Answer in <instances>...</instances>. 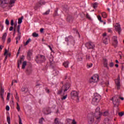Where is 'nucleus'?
Instances as JSON below:
<instances>
[{
    "label": "nucleus",
    "mask_w": 124,
    "mask_h": 124,
    "mask_svg": "<svg viewBox=\"0 0 124 124\" xmlns=\"http://www.w3.org/2000/svg\"><path fill=\"white\" fill-rule=\"evenodd\" d=\"M93 115L96 119L95 123L96 124H99L101 120V116H102V112H100V108L99 107H97L95 109Z\"/></svg>",
    "instance_id": "nucleus-1"
},
{
    "label": "nucleus",
    "mask_w": 124,
    "mask_h": 124,
    "mask_svg": "<svg viewBox=\"0 0 124 124\" xmlns=\"http://www.w3.org/2000/svg\"><path fill=\"white\" fill-rule=\"evenodd\" d=\"M101 100V96L97 93H95L94 94V97L92 99V104L93 105H98Z\"/></svg>",
    "instance_id": "nucleus-2"
},
{
    "label": "nucleus",
    "mask_w": 124,
    "mask_h": 124,
    "mask_svg": "<svg viewBox=\"0 0 124 124\" xmlns=\"http://www.w3.org/2000/svg\"><path fill=\"white\" fill-rule=\"evenodd\" d=\"M35 61L37 63H42L46 62V58L44 55L38 54L36 56Z\"/></svg>",
    "instance_id": "nucleus-3"
},
{
    "label": "nucleus",
    "mask_w": 124,
    "mask_h": 124,
    "mask_svg": "<svg viewBox=\"0 0 124 124\" xmlns=\"http://www.w3.org/2000/svg\"><path fill=\"white\" fill-rule=\"evenodd\" d=\"M65 41L67 42H70L71 44H72V45H74V44H75V40L72 36H69L66 37Z\"/></svg>",
    "instance_id": "nucleus-4"
},
{
    "label": "nucleus",
    "mask_w": 124,
    "mask_h": 124,
    "mask_svg": "<svg viewBox=\"0 0 124 124\" xmlns=\"http://www.w3.org/2000/svg\"><path fill=\"white\" fill-rule=\"evenodd\" d=\"M85 47L87 48L88 49H92L93 50V49H94V44L92 42H87L85 44Z\"/></svg>",
    "instance_id": "nucleus-5"
},
{
    "label": "nucleus",
    "mask_w": 124,
    "mask_h": 124,
    "mask_svg": "<svg viewBox=\"0 0 124 124\" xmlns=\"http://www.w3.org/2000/svg\"><path fill=\"white\" fill-rule=\"evenodd\" d=\"M69 88H70V83L69 82L66 83L62 87L63 93H65V92H67V91L69 90Z\"/></svg>",
    "instance_id": "nucleus-6"
},
{
    "label": "nucleus",
    "mask_w": 124,
    "mask_h": 124,
    "mask_svg": "<svg viewBox=\"0 0 124 124\" xmlns=\"http://www.w3.org/2000/svg\"><path fill=\"white\" fill-rule=\"evenodd\" d=\"M111 100H113V104L115 107H118L120 104V102L117 96H114L112 98Z\"/></svg>",
    "instance_id": "nucleus-7"
},
{
    "label": "nucleus",
    "mask_w": 124,
    "mask_h": 124,
    "mask_svg": "<svg viewBox=\"0 0 124 124\" xmlns=\"http://www.w3.org/2000/svg\"><path fill=\"white\" fill-rule=\"evenodd\" d=\"M99 77L98 75H94L91 77V78L90 79V83H96L98 81Z\"/></svg>",
    "instance_id": "nucleus-8"
},
{
    "label": "nucleus",
    "mask_w": 124,
    "mask_h": 124,
    "mask_svg": "<svg viewBox=\"0 0 124 124\" xmlns=\"http://www.w3.org/2000/svg\"><path fill=\"white\" fill-rule=\"evenodd\" d=\"M116 86L117 90H120L121 88V79H120V76L115 80Z\"/></svg>",
    "instance_id": "nucleus-9"
},
{
    "label": "nucleus",
    "mask_w": 124,
    "mask_h": 124,
    "mask_svg": "<svg viewBox=\"0 0 124 124\" xmlns=\"http://www.w3.org/2000/svg\"><path fill=\"white\" fill-rule=\"evenodd\" d=\"M115 30L116 31H118L119 34H121V32H122V28H121V25L118 23L116 24L114 26Z\"/></svg>",
    "instance_id": "nucleus-10"
},
{
    "label": "nucleus",
    "mask_w": 124,
    "mask_h": 124,
    "mask_svg": "<svg viewBox=\"0 0 124 124\" xmlns=\"http://www.w3.org/2000/svg\"><path fill=\"white\" fill-rule=\"evenodd\" d=\"M78 94L79 93H78V92H77V91H73L71 93V97H77L78 100H79V98L78 97Z\"/></svg>",
    "instance_id": "nucleus-11"
},
{
    "label": "nucleus",
    "mask_w": 124,
    "mask_h": 124,
    "mask_svg": "<svg viewBox=\"0 0 124 124\" xmlns=\"http://www.w3.org/2000/svg\"><path fill=\"white\" fill-rule=\"evenodd\" d=\"M94 115H91L90 116H89L88 117V123L89 124H93V122H94Z\"/></svg>",
    "instance_id": "nucleus-12"
},
{
    "label": "nucleus",
    "mask_w": 124,
    "mask_h": 124,
    "mask_svg": "<svg viewBox=\"0 0 124 124\" xmlns=\"http://www.w3.org/2000/svg\"><path fill=\"white\" fill-rule=\"evenodd\" d=\"M3 94H4V89H2V87L1 86L0 90V97L1 98L2 101L4 102V98L3 97Z\"/></svg>",
    "instance_id": "nucleus-13"
},
{
    "label": "nucleus",
    "mask_w": 124,
    "mask_h": 124,
    "mask_svg": "<svg viewBox=\"0 0 124 124\" xmlns=\"http://www.w3.org/2000/svg\"><path fill=\"white\" fill-rule=\"evenodd\" d=\"M112 40L113 41V45L114 46V47H117V46L118 45L117 37L116 36H114L112 37Z\"/></svg>",
    "instance_id": "nucleus-14"
},
{
    "label": "nucleus",
    "mask_w": 124,
    "mask_h": 124,
    "mask_svg": "<svg viewBox=\"0 0 124 124\" xmlns=\"http://www.w3.org/2000/svg\"><path fill=\"white\" fill-rule=\"evenodd\" d=\"M21 27V25H18L17 26V37H16V40H20L21 39V32H20V28Z\"/></svg>",
    "instance_id": "nucleus-15"
},
{
    "label": "nucleus",
    "mask_w": 124,
    "mask_h": 124,
    "mask_svg": "<svg viewBox=\"0 0 124 124\" xmlns=\"http://www.w3.org/2000/svg\"><path fill=\"white\" fill-rule=\"evenodd\" d=\"M43 112L45 115H49V114L51 113V108L49 107L44 108Z\"/></svg>",
    "instance_id": "nucleus-16"
},
{
    "label": "nucleus",
    "mask_w": 124,
    "mask_h": 124,
    "mask_svg": "<svg viewBox=\"0 0 124 124\" xmlns=\"http://www.w3.org/2000/svg\"><path fill=\"white\" fill-rule=\"evenodd\" d=\"M0 6L1 7H2L3 8H4V7H5V5L8 3V2H7V1L5 0H1V1H0Z\"/></svg>",
    "instance_id": "nucleus-17"
},
{
    "label": "nucleus",
    "mask_w": 124,
    "mask_h": 124,
    "mask_svg": "<svg viewBox=\"0 0 124 124\" xmlns=\"http://www.w3.org/2000/svg\"><path fill=\"white\" fill-rule=\"evenodd\" d=\"M24 56L23 55L21 58L20 60H18L17 62V67L18 68H20V65L22 64V62L24 61Z\"/></svg>",
    "instance_id": "nucleus-18"
},
{
    "label": "nucleus",
    "mask_w": 124,
    "mask_h": 124,
    "mask_svg": "<svg viewBox=\"0 0 124 124\" xmlns=\"http://www.w3.org/2000/svg\"><path fill=\"white\" fill-rule=\"evenodd\" d=\"M32 56V51L29 50L27 53V58L29 60H31V57Z\"/></svg>",
    "instance_id": "nucleus-19"
},
{
    "label": "nucleus",
    "mask_w": 124,
    "mask_h": 124,
    "mask_svg": "<svg viewBox=\"0 0 124 124\" xmlns=\"http://www.w3.org/2000/svg\"><path fill=\"white\" fill-rule=\"evenodd\" d=\"M49 62L50 63V65H53V64L56 62L55 61H54V58L53 57L49 59Z\"/></svg>",
    "instance_id": "nucleus-20"
},
{
    "label": "nucleus",
    "mask_w": 124,
    "mask_h": 124,
    "mask_svg": "<svg viewBox=\"0 0 124 124\" xmlns=\"http://www.w3.org/2000/svg\"><path fill=\"white\" fill-rule=\"evenodd\" d=\"M69 65V62L66 61L63 63V65L66 68H67L68 67V65Z\"/></svg>",
    "instance_id": "nucleus-21"
},
{
    "label": "nucleus",
    "mask_w": 124,
    "mask_h": 124,
    "mask_svg": "<svg viewBox=\"0 0 124 124\" xmlns=\"http://www.w3.org/2000/svg\"><path fill=\"white\" fill-rule=\"evenodd\" d=\"M103 43L104 44H108V41H109V37L103 38Z\"/></svg>",
    "instance_id": "nucleus-22"
},
{
    "label": "nucleus",
    "mask_w": 124,
    "mask_h": 124,
    "mask_svg": "<svg viewBox=\"0 0 124 124\" xmlns=\"http://www.w3.org/2000/svg\"><path fill=\"white\" fill-rule=\"evenodd\" d=\"M6 36H7V33H6V32L4 33L2 37V40L3 41V42L5 41V39H6Z\"/></svg>",
    "instance_id": "nucleus-23"
},
{
    "label": "nucleus",
    "mask_w": 124,
    "mask_h": 124,
    "mask_svg": "<svg viewBox=\"0 0 124 124\" xmlns=\"http://www.w3.org/2000/svg\"><path fill=\"white\" fill-rule=\"evenodd\" d=\"M53 124H62L61 122L59 121V118H55Z\"/></svg>",
    "instance_id": "nucleus-24"
},
{
    "label": "nucleus",
    "mask_w": 124,
    "mask_h": 124,
    "mask_svg": "<svg viewBox=\"0 0 124 124\" xmlns=\"http://www.w3.org/2000/svg\"><path fill=\"white\" fill-rule=\"evenodd\" d=\"M31 41V38L28 39L27 41L26 42V43H23L24 46H27V45H28V44H29V43H30Z\"/></svg>",
    "instance_id": "nucleus-25"
},
{
    "label": "nucleus",
    "mask_w": 124,
    "mask_h": 124,
    "mask_svg": "<svg viewBox=\"0 0 124 124\" xmlns=\"http://www.w3.org/2000/svg\"><path fill=\"white\" fill-rule=\"evenodd\" d=\"M21 92L25 93H28V88L26 87H22L21 88Z\"/></svg>",
    "instance_id": "nucleus-26"
},
{
    "label": "nucleus",
    "mask_w": 124,
    "mask_h": 124,
    "mask_svg": "<svg viewBox=\"0 0 124 124\" xmlns=\"http://www.w3.org/2000/svg\"><path fill=\"white\" fill-rule=\"evenodd\" d=\"M52 73L54 76H57L59 74V71L57 70H54L52 72Z\"/></svg>",
    "instance_id": "nucleus-27"
},
{
    "label": "nucleus",
    "mask_w": 124,
    "mask_h": 124,
    "mask_svg": "<svg viewBox=\"0 0 124 124\" xmlns=\"http://www.w3.org/2000/svg\"><path fill=\"white\" fill-rule=\"evenodd\" d=\"M63 10L65 11V12H67L69 10V7L67 6H65L63 7Z\"/></svg>",
    "instance_id": "nucleus-28"
},
{
    "label": "nucleus",
    "mask_w": 124,
    "mask_h": 124,
    "mask_svg": "<svg viewBox=\"0 0 124 124\" xmlns=\"http://www.w3.org/2000/svg\"><path fill=\"white\" fill-rule=\"evenodd\" d=\"M104 65L105 67H108V63H107V60L104 59Z\"/></svg>",
    "instance_id": "nucleus-29"
},
{
    "label": "nucleus",
    "mask_w": 124,
    "mask_h": 124,
    "mask_svg": "<svg viewBox=\"0 0 124 124\" xmlns=\"http://www.w3.org/2000/svg\"><path fill=\"white\" fill-rule=\"evenodd\" d=\"M26 65H27V62L26 61L23 62L22 63V69H25V68L26 67Z\"/></svg>",
    "instance_id": "nucleus-30"
},
{
    "label": "nucleus",
    "mask_w": 124,
    "mask_h": 124,
    "mask_svg": "<svg viewBox=\"0 0 124 124\" xmlns=\"http://www.w3.org/2000/svg\"><path fill=\"white\" fill-rule=\"evenodd\" d=\"M101 15L103 17V18H107V14L105 12H103L101 13Z\"/></svg>",
    "instance_id": "nucleus-31"
},
{
    "label": "nucleus",
    "mask_w": 124,
    "mask_h": 124,
    "mask_svg": "<svg viewBox=\"0 0 124 124\" xmlns=\"http://www.w3.org/2000/svg\"><path fill=\"white\" fill-rule=\"evenodd\" d=\"M86 61H90L91 59V55L90 54H87L85 56Z\"/></svg>",
    "instance_id": "nucleus-32"
},
{
    "label": "nucleus",
    "mask_w": 124,
    "mask_h": 124,
    "mask_svg": "<svg viewBox=\"0 0 124 124\" xmlns=\"http://www.w3.org/2000/svg\"><path fill=\"white\" fill-rule=\"evenodd\" d=\"M109 115V111L108 110H107L104 112L103 114V116H105V117H106Z\"/></svg>",
    "instance_id": "nucleus-33"
},
{
    "label": "nucleus",
    "mask_w": 124,
    "mask_h": 124,
    "mask_svg": "<svg viewBox=\"0 0 124 124\" xmlns=\"http://www.w3.org/2000/svg\"><path fill=\"white\" fill-rule=\"evenodd\" d=\"M24 18L23 16H21V18H19L18 19V24H21L22 23V20H23V18Z\"/></svg>",
    "instance_id": "nucleus-34"
},
{
    "label": "nucleus",
    "mask_w": 124,
    "mask_h": 124,
    "mask_svg": "<svg viewBox=\"0 0 124 124\" xmlns=\"http://www.w3.org/2000/svg\"><path fill=\"white\" fill-rule=\"evenodd\" d=\"M102 36L103 37V38H104V39L109 37V36L107 35V33L106 32L103 33Z\"/></svg>",
    "instance_id": "nucleus-35"
},
{
    "label": "nucleus",
    "mask_w": 124,
    "mask_h": 124,
    "mask_svg": "<svg viewBox=\"0 0 124 124\" xmlns=\"http://www.w3.org/2000/svg\"><path fill=\"white\" fill-rule=\"evenodd\" d=\"M39 2V4H40L41 6L42 5H44V4L46 3V2L44 1V0H40Z\"/></svg>",
    "instance_id": "nucleus-36"
},
{
    "label": "nucleus",
    "mask_w": 124,
    "mask_h": 124,
    "mask_svg": "<svg viewBox=\"0 0 124 124\" xmlns=\"http://www.w3.org/2000/svg\"><path fill=\"white\" fill-rule=\"evenodd\" d=\"M39 7H41V5L39 4V2L36 4V6H35V9L36 10Z\"/></svg>",
    "instance_id": "nucleus-37"
},
{
    "label": "nucleus",
    "mask_w": 124,
    "mask_h": 124,
    "mask_svg": "<svg viewBox=\"0 0 124 124\" xmlns=\"http://www.w3.org/2000/svg\"><path fill=\"white\" fill-rule=\"evenodd\" d=\"M97 5H98V3H97V2L93 3V8L94 9L96 8V7H97Z\"/></svg>",
    "instance_id": "nucleus-38"
},
{
    "label": "nucleus",
    "mask_w": 124,
    "mask_h": 124,
    "mask_svg": "<svg viewBox=\"0 0 124 124\" xmlns=\"http://www.w3.org/2000/svg\"><path fill=\"white\" fill-rule=\"evenodd\" d=\"M98 20L101 23H103V21L101 19V16H97Z\"/></svg>",
    "instance_id": "nucleus-39"
},
{
    "label": "nucleus",
    "mask_w": 124,
    "mask_h": 124,
    "mask_svg": "<svg viewBox=\"0 0 124 124\" xmlns=\"http://www.w3.org/2000/svg\"><path fill=\"white\" fill-rule=\"evenodd\" d=\"M82 61H83V57L81 56H79L78 58V62H81Z\"/></svg>",
    "instance_id": "nucleus-40"
},
{
    "label": "nucleus",
    "mask_w": 124,
    "mask_h": 124,
    "mask_svg": "<svg viewBox=\"0 0 124 124\" xmlns=\"http://www.w3.org/2000/svg\"><path fill=\"white\" fill-rule=\"evenodd\" d=\"M32 36H33V37H38V34L36 32H33L32 33Z\"/></svg>",
    "instance_id": "nucleus-41"
},
{
    "label": "nucleus",
    "mask_w": 124,
    "mask_h": 124,
    "mask_svg": "<svg viewBox=\"0 0 124 124\" xmlns=\"http://www.w3.org/2000/svg\"><path fill=\"white\" fill-rule=\"evenodd\" d=\"M86 18L87 19H88V20H92V17H91V16L89 14H86Z\"/></svg>",
    "instance_id": "nucleus-42"
},
{
    "label": "nucleus",
    "mask_w": 124,
    "mask_h": 124,
    "mask_svg": "<svg viewBox=\"0 0 124 124\" xmlns=\"http://www.w3.org/2000/svg\"><path fill=\"white\" fill-rule=\"evenodd\" d=\"M16 108L18 112L20 111V106L18 103H16Z\"/></svg>",
    "instance_id": "nucleus-43"
},
{
    "label": "nucleus",
    "mask_w": 124,
    "mask_h": 124,
    "mask_svg": "<svg viewBox=\"0 0 124 124\" xmlns=\"http://www.w3.org/2000/svg\"><path fill=\"white\" fill-rule=\"evenodd\" d=\"M16 1V0H11L9 3L10 4H14V3H15Z\"/></svg>",
    "instance_id": "nucleus-44"
},
{
    "label": "nucleus",
    "mask_w": 124,
    "mask_h": 124,
    "mask_svg": "<svg viewBox=\"0 0 124 124\" xmlns=\"http://www.w3.org/2000/svg\"><path fill=\"white\" fill-rule=\"evenodd\" d=\"M50 13V10H48L46 11V12L44 13L43 15H48Z\"/></svg>",
    "instance_id": "nucleus-45"
},
{
    "label": "nucleus",
    "mask_w": 124,
    "mask_h": 124,
    "mask_svg": "<svg viewBox=\"0 0 124 124\" xmlns=\"http://www.w3.org/2000/svg\"><path fill=\"white\" fill-rule=\"evenodd\" d=\"M18 118H19V124H23V123H22V119H21V117H20V115L18 116Z\"/></svg>",
    "instance_id": "nucleus-46"
},
{
    "label": "nucleus",
    "mask_w": 124,
    "mask_h": 124,
    "mask_svg": "<svg viewBox=\"0 0 124 124\" xmlns=\"http://www.w3.org/2000/svg\"><path fill=\"white\" fill-rule=\"evenodd\" d=\"M109 66L110 67H113L114 66V63H113V62H110L109 64Z\"/></svg>",
    "instance_id": "nucleus-47"
},
{
    "label": "nucleus",
    "mask_w": 124,
    "mask_h": 124,
    "mask_svg": "<svg viewBox=\"0 0 124 124\" xmlns=\"http://www.w3.org/2000/svg\"><path fill=\"white\" fill-rule=\"evenodd\" d=\"M62 92H63V91H62V88L61 89H60V90L58 91V94H61V93H62Z\"/></svg>",
    "instance_id": "nucleus-48"
},
{
    "label": "nucleus",
    "mask_w": 124,
    "mask_h": 124,
    "mask_svg": "<svg viewBox=\"0 0 124 124\" xmlns=\"http://www.w3.org/2000/svg\"><path fill=\"white\" fill-rule=\"evenodd\" d=\"M92 66H93V63L87 64L88 68H90V67H92Z\"/></svg>",
    "instance_id": "nucleus-49"
},
{
    "label": "nucleus",
    "mask_w": 124,
    "mask_h": 124,
    "mask_svg": "<svg viewBox=\"0 0 124 124\" xmlns=\"http://www.w3.org/2000/svg\"><path fill=\"white\" fill-rule=\"evenodd\" d=\"M10 97V93H8L7 95V100H9Z\"/></svg>",
    "instance_id": "nucleus-50"
},
{
    "label": "nucleus",
    "mask_w": 124,
    "mask_h": 124,
    "mask_svg": "<svg viewBox=\"0 0 124 124\" xmlns=\"http://www.w3.org/2000/svg\"><path fill=\"white\" fill-rule=\"evenodd\" d=\"M7 121L8 122V124H10V117H8L7 118Z\"/></svg>",
    "instance_id": "nucleus-51"
},
{
    "label": "nucleus",
    "mask_w": 124,
    "mask_h": 124,
    "mask_svg": "<svg viewBox=\"0 0 124 124\" xmlns=\"http://www.w3.org/2000/svg\"><path fill=\"white\" fill-rule=\"evenodd\" d=\"M5 24H6V25H7V26H8V25H9V20H8V19H6Z\"/></svg>",
    "instance_id": "nucleus-52"
},
{
    "label": "nucleus",
    "mask_w": 124,
    "mask_h": 124,
    "mask_svg": "<svg viewBox=\"0 0 124 124\" xmlns=\"http://www.w3.org/2000/svg\"><path fill=\"white\" fill-rule=\"evenodd\" d=\"M118 115L120 116V117H123V116L124 115V112H119Z\"/></svg>",
    "instance_id": "nucleus-53"
},
{
    "label": "nucleus",
    "mask_w": 124,
    "mask_h": 124,
    "mask_svg": "<svg viewBox=\"0 0 124 124\" xmlns=\"http://www.w3.org/2000/svg\"><path fill=\"white\" fill-rule=\"evenodd\" d=\"M67 97V95H66L64 96H63L62 98V100H64V99H66V98Z\"/></svg>",
    "instance_id": "nucleus-54"
},
{
    "label": "nucleus",
    "mask_w": 124,
    "mask_h": 124,
    "mask_svg": "<svg viewBox=\"0 0 124 124\" xmlns=\"http://www.w3.org/2000/svg\"><path fill=\"white\" fill-rule=\"evenodd\" d=\"M16 98L18 101H19V97H18V93H16Z\"/></svg>",
    "instance_id": "nucleus-55"
},
{
    "label": "nucleus",
    "mask_w": 124,
    "mask_h": 124,
    "mask_svg": "<svg viewBox=\"0 0 124 124\" xmlns=\"http://www.w3.org/2000/svg\"><path fill=\"white\" fill-rule=\"evenodd\" d=\"M11 26H13V25H14V20L13 19L11 20Z\"/></svg>",
    "instance_id": "nucleus-56"
},
{
    "label": "nucleus",
    "mask_w": 124,
    "mask_h": 124,
    "mask_svg": "<svg viewBox=\"0 0 124 124\" xmlns=\"http://www.w3.org/2000/svg\"><path fill=\"white\" fill-rule=\"evenodd\" d=\"M0 27H1V31H2V30H3V25L1 24V23L0 22Z\"/></svg>",
    "instance_id": "nucleus-57"
},
{
    "label": "nucleus",
    "mask_w": 124,
    "mask_h": 124,
    "mask_svg": "<svg viewBox=\"0 0 124 124\" xmlns=\"http://www.w3.org/2000/svg\"><path fill=\"white\" fill-rule=\"evenodd\" d=\"M14 83H17V80H13L12 82V86H13Z\"/></svg>",
    "instance_id": "nucleus-58"
},
{
    "label": "nucleus",
    "mask_w": 124,
    "mask_h": 124,
    "mask_svg": "<svg viewBox=\"0 0 124 124\" xmlns=\"http://www.w3.org/2000/svg\"><path fill=\"white\" fill-rule=\"evenodd\" d=\"M54 16H58V11H55Z\"/></svg>",
    "instance_id": "nucleus-59"
},
{
    "label": "nucleus",
    "mask_w": 124,
    "mask_h": 124,
    "mask_svg": "<svg viewBox=\"0 0 124 124\" xmlns=\"http://www.w3.org/2000/svg\"><path fill=\"white\" fill-rule=\"evenodd\" d=\"M9 109H10V108H9V106H7L6 107V110L7 111H9Z\"/></svg>",
    "instance_id": "nucleus-60"
},
{
    "label": "nucleus",
    "mask_w": 124,
    "mask_h": 124,
    "mask_svg": "<svg viewBox=\"0 0 124 124\" xmlns=\"http://www.w3.org/2000/svg\"><path fill=\"white\" fill-rule=\"evenodd\" d=\"M43 122V119L41 118V119L39 120V124H42Z\"/></svg>",
    "instance_id": "nucleus-61"
},
{
    "label": "nucleus",
    "mask_w": 124,
    "mask_h": 124,
    "mask_svg": "<svg viewBox=\"0 0 124 124\" xmlns=\"http://www.w3.org/2000/svg\"><path fill=\"white\" fill-rule=\"evenodd\" d=\"M8 52V51H7V49H5V52L4 53V56H5V55H6V54H7Z\"/></svg>",
    "instance_id": "nucleus-62"
},
{
    "label": "nucleus",
    "mask_w": 124,
    "mask_h": 124,
    "mask_svg": "<svg viewBox=\"0 0 124 124\" xmlns=\"http://www.w3.org/2000/svg\"><path fill=\"white\" fill-rule=\"evenodd\" d=\"M72 124H77V123L76 122V121H75V120H73V122H72Z\"/></svg>",
    "instance_id": "nucleus-63"
},
{
    "label": "nucleus",
    "mask_w": 124,
    "mask_h": 124,
    "mask_svg": "<svg viewBox=\"0 0 124 124\" xmlns=\"http://www.w3.org/2000/svg\"><path fill=\"white\" fill-rule=\"evenodd\" d=\"M9 31H13V27H11L9 29Z\"/></svg>",
    "instance_id": "nucleus-64"
}]
</instances>
